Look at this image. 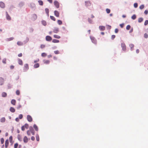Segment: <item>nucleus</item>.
Returning <instances> with one entry per match:
<instances>
[{
  "label": "nucleus",
  "mask_w": 148,
  "mask_h": 148,
  "mask_svg": "<svg viewBox=\"0 0 148 148\" xmlns=\"http://www.w3.org/2000/svg\"><path fill=\"white\" fill-rule=\"evenodd\" d=\"M29 69V65L27 64H24L23 69V72H27Z\"/></svg>",
  "instance_id": "nucleus-1"
},
{
  "label": "nucleus",
  "mask_w": 148,
  "mask_h": 148,
  "mask_svg": "<svg viewBox=\"0 0 148 148\" xmlns=\"http://www.w3.org/2000/svg\"><path fill=\"white\" fill-rule=\"evenodd\" d=\"M29 6L32 10H34L36 8L35 4L33 3H31Z\"/></svg>",
  "instance_id": "nucleus-2"
},
{
  "label": "nucleus",
  "mask_w": 148,
  "mask_h": 148,
  "mask_svg": "<svg viewBox=\"0 0 148 148\" xmlns=\"http://www.w3.org/2000/svg\"><path fill=\"white\" fill-rule=\"evenodd\" d=\"M90 38L92 42L94 44L96 45L97 43V41L95 37L90 36Z\"/></svg>",
  "instance_id": "nucleus-3"
},
{
  "label": "nucleus",
  "mask_w": 148,
  "mask_h": 148,
  "mask_svg": "<svg viewBox=\"0 0 148 148\" xmlns=\"http://www.w3.org/2000/svg\"><path fill=\"white\" fill-rule=\"evenodd\" d=\"M121 45L122 50L125 51L126 50V46L125 44L124 43H121Z\"/></svg>",
  "instance_id": "nucleus-4"
},
{
  "label": "nucleus",
  "mask_w": 148,
  "mask_h": 148,
  "mask_svg": "<svg viewBox=\"0 0 148 148\" xmlns=\"http://www.w3.org/2000/svg\"><path fill=\"white\" fill-rule=\"evenodd\" d=\"M45 39L47 41L50 42L52 40V38L51 36H46Z\"/></svg>",
  "instance_id": "nucleus-5"
},
{
  "label": "nucleus",
  "mask_w": 148,
  "mask_h": 148,
  "mask_svg": "<svg viewBox=\"0 0 148 148\" xmlns=\"http://www.w3.org/2000/svg\"><path fill=\"white\" fill-rule=\"evenodd\" d=\"M54 5L57 8H58L59 7V3L56 0L54 1Z\"/></svg>",
  "instance_id": "nucleus-6"
},
{
  "label": "nucleus",
  "mask_w": 148,
  "mask_h": 148,
  "mask_svg": "<svg viewBox=\"0 0 148 148\" xmlns=\"http://www.w3.org/2000/svg\"><path fill=\"white\" fill-rule=\"evenodd\" d=\"M27 121L29 122H31L32 121L33 119L32 116L29 115L27 116Z\"/></svg>",
  "instance_id": "nucleus-7"
},
{
  "label": "nucleus",
  "mask_w": 148,
  "mask_h": 148,
  "mask_svg": "<svg viewBox=\"0 0 148 148\" xmlns=\"http://www.w3.org/2000/svg\"><path fill=\"white\" fill-rule=\"evenodd\" d=\"M32 19L33 21H35L37 18V16L35 14H34L32 15Z\"/></svg>",
  "instance_id": "nucleus-8"
},
{
  "label": "nucleus",
  "mask_w": 148,
  "mask_h": 148,
  "mask_svg": "<svg viewBox=\"0 0 148 148\" xmlns=\"http://www.w3.org/2000/svg\"><path fill=\"white\" fill-rule=\"evenodd\" d=\"M6 18L8 20L10 21L11 20V18L7 12H6Z\"/></svg>",
  "instance_id": "nucleus-9"
},
{
  "label": "nucleus",
  "mask_w": 148,
  "mask_h": 148,
  "mask_svg": "<svg viewBox=\"0 0 148 148\" xmlns=\"http://www.w3.org/2000/svg\"><path fill=\"white\" fill-rule=\"evenodd\" d=\"M99 29L100 31H103L105 29V27L103 26H100L99 27Z\"/></svg>",
  "instance_id": "nucleus-10"
},
{
  "label": "nucleus",
  "mask_w": 148,
  "mask_h": 148,
  "mask_svg": "<svg viewBox=\"0 0 148 148\" xmlns=\"http://www.w3.org/2000/svg\"><path fill=\"white\" fill-rule=\"evenodd\" d=\"M54 15L57 17H59V13L57 10H55L54 11Z\"/></svg>",
  "instance_id": "nucleus-11"
},
{
  "label": "nucleus",
  "mask_w": 148,
  "mask_h": 148,
  "mask_svg": "<svg viewBox=\"0 0 148 148\" xmlns=\"http://www.w3.org/2000/svg\"><path fill=\"white\" fill-rule=\"evenodd\" d=\"M59 28L57 27H55L54 28L53 32L55 33H57L59 32Z\"/></svg>",
  "instance_id": "nucleus-12"
},
{
  "label": "nucleus",
  "mask_w": 148,
  "mask_h": 148,
  "mask_svg": "<svg viewBox=\"0 0 148 148\" xmlns=\"http://www.w3.org/2000/svg\"><path fill=\"white\" fill-rule=\"evenodd\" d=\"M23 140L24 143H27L28 141V138L27 136H25L24 137Z\"/></svg>",
  "instance_id": "nucleus-13"
},
{
  "label": "nucleus",
  "mask_w": 148,
  "mask_h": 148,
  "mask_svg": "<svg viewBox=\"0 0 148 148\" xmlns=\"http://www.w3.org/2000/svg\"><path fill=\"white\" fill-rule=\"evenodd\" d=\"M0 7L2 8H4L5 7L4 3L2 1L0 2Z\"/></svg>",
  "instance_id": "nucleus-14"
},
{
  "label": "nucleus",
  "mask_w": 148,
  "mask_h": 148,
  "mask_svg": "<svg viewBox=\"0 0 148 148\" xmlns=\"http://www.w3.org/2000/svg\"><path fill=\"white\" fill-rule=\"evenodd\" d=\"M85 5L87 6H89L91 5V3L89 1H85Z\"/></svg>",
  "instance_id": "nucleus-15"
},
{
  "label": "nucleus",
  "mask_w": 148,
  "mask_h": 148,
  "mask_svg": "<svg viewBox=\"0 0 148 148\" xmlns=\"http://www.w3.org/2000/svg\"><path fill=\"white\" fill-rule=\"evenodd\" d=\"M24 5V3L23 2H20L18 4V6L19 7L21 8Z\"/></svg>",
  "instance_id": "nucleus-16"
},
{
  "label": "nucleus",
  "mask_w": 148,
  "mask_h": 148,
  "mask_svg": "<svg viewBox=\"0 0 148 148\" xmlns=\"http://www.w3.org/2000/svg\"><path fill=\"white\" fill-rule=\"evenodd\" d=\"M9 143V140L8 139H7L5 141V147L7 148L8 145Z\"/></svg>",
  "instance_id": "nucleus-17"
},
{
  "label": "nucleus",
  "mask_w": 148,
  "mask_h": 148,
  "mask_svg": "<svg viewBox=\"0 0 148 148\" xmlns=\"http://www.w3.org/2000/svg\"><path fill=\"white\" fill-rule=\"evenodd\" d=\"M33 128L36 131H38V127L35 124H34L33 125Z\"/></svg>",
  "instance_id": "nucleus-18"
},
{
  "label": "nucleus",
  "mask_w": 148,
  "mask_h": 148,
  "mask_svg": "<svg viewBox=\"0 0 148 148\" xmlns=\"http://www.w3.org/2000/svg\"><path fill=\"white\" fill-rule=\"evenodd\" d=\"M4 79H3L1 77H0V85H2L3 84Z\"/></svg>",
  "instance_id": "nucleus-19"
},
{
  "label": "nucleus",
  "mask_w": 148,
  "mask_h": 148,
  "mask_svg": "<svg viewBox=\"0 0 148 148\" xmlns=\"http://www.w3.org/2000/svg\"><path fill=\"white\" fill-rule=\"evenodd\" d=\"M18 63L19 65H22L23 64L22 60L20 59H18Z\"/></svg>",
  "instance_id": "nucleus-20"
},
{
  "label": "nucleus",
  "mask_w": 148,
  "mask_h": 148,
  "mask_svg": "<svg viewBox=\"0 0 148 148\" xmlns=\"http://www.w3.org/2000/svg\"><path fill=\"white\" fill-rule=\"evenodd\" d=\"M10 111L12 112H14L15 111V109L12 107H11L10 108Z\"/></svg>",
  "instance_id": "nucleus-21"
},
{
  "label": "nucleus",
  "mask_w": 148,
  "mask_h": 148,
  "mask_svg": "<svg viewBox=\"0 0 148 148\" xmlns=\"http://www.w3.org/2000/svg\"><path fill=\"white\" fill-rule=\"evenodd\" d=\"M40 64L38 63L35 64L34 65V68H37L39 67Z\"/></svg>",
  "instance_id": "nucleus-22"
},
{
  "label": "nucleus",
  "mask_w": 148,
  "mask_h": 148,
  "mask_svg": "<svg viewBox=\"0 0 148 148\" xmlns=\"http://www.w3.org/2000/svg\"><path fill=\"white\" fill-rule=\"evenodd\" d=\"M14 38L13 37H11L9 38H6L5 39V40L6 41H9L12 40L14 39Z\"/></svg>",
  "instance_id": "nucleus-23"
},
{
  "label": "nucleus",
  "mask_w": 148,
  "mask_h": 148,
  "mask_svg": "<svg viewBox=\"0 0 148 148\" xmlns=\"http://www.w3.org/2000/svg\"><path fill=\"white\" fill-rule=\"evenodd\" d=\"M41 23L44 26H45L47 25V23L45 21L42 20L41 21Z\"/></svg>",
  "instance_id": "nucleus-24"
},
{
  "label": "nucleus",
  "mask_w": 148,
  "mask_h": 148,
  "mask_svg": "<svg viewBox=\"0 0 148 148\" xmlns=\"http://www.w3.org/2000/svg\"><path fill=\"white\" fill-rule=\"evenodd\" d=\"M17 138L19 141L21 142L22 141V138L20 134H18L17 136Z\"/></svg>",
  "instance_id": "nucleus-25"
},
{
  "label": "nucleus",
  "mask_w": 148,
  "mask_h": 148,
  "mask_svg": "<svg viewBox=\"0 0 148 148\" xmlns=\"http://www.w3.org/2000/svg\"><path fill=\"white\" fill-rule=\"evenodd\" d=\"M1 95L3 97H7V93L5 92H3L2 93Z\"/></svg>",
  "instance_id": "nucleus-26"
},
{
  "label": "nucleus",
  "mask_w": 148,
  "mask_h": 148,
  "mask_svg": "<svg viewBox=\"0 0 148 148\" xmlns=\"http://www.w3.org/2000/svg\"><path fill=\"white\" fill-rule=\"evenodd\" d=\"M5 119L4 117H3L1 118L0 119V122L1 123H3L5 122Z\"/></svg>",
  "instance_id": "nucleus-27"
},
{
  "label": "nucleus",
  "mask_w": 148,
  "mask_h": 148,
  "mask_svg": "<svg viewBox=\"0 0 148 148\" xmlns=\"http://www.w3.org/2000/svg\"><path fill=\"white\" fill-rule=\"evenodd\" d=\"M16 103V101L15 99H13L11 101V103L12 104L14 105H15Z\"/></svg>",
  "instance_id": "nucleus-28"
},
{
  "label": "nucleus",
  "mask_w": 148,
  "mask_h": 148,
  "mask_svg": "<svg viewBox=\"0 0 148 148\" xmlns=\"http://www.w3.org/2000/svg\"><path fill=\"white\" fill-rule=\"evenodd\" d=\"M143 19L142 17L139 18L138 20V22L139 23H141L143 21Z\"/></svg>",
  "instance_id": "nucleus-29"
},
{
  "label": "nucleus",
  "mask_w": 148,
  "mask_h": 148,
  "mask_svg": "<svg viewBox=\"0 0 148 148\" xmlns=\"http://www.w3.org/2000/svg\"><path fill=\"white\" fill-rule=\"evenodd\" d=\"M134 45L133 44H131L130 45V49L131 51H133L134 49Z\"/></svg>",
  "instance_id": "nucleus-30"
},
{
  "label": "nucleus",
  "mask_w": 148,
  "mask_h": 148,
  "mask_svg": "<svg viewBox=\"0 0 148 148\" xmlns=\"http://www.w3.org/2000/svg\"><path fill=\"white\" fill-rule=\"evenodd\" d=\"M38 2L39 3V4L40 5H42L43 4V2L41 0H38Z\"/></svg>",
  "instance_id": "nucleus-31"
},
{
  "label": "nucleus",
  "mask_w": 148,
  "mask_h": 148,
  "mask_svg": "<svg viewBox=\"0 0 148 148\" xmlns=\"http://www.w3.org/2000/svg\"><path fill=\"white\" fill-rule=\"evenodd\" d=\"M29 41V38L28 37H27L26 39L23 42V43H24L25 44L26 43H27Z\"/></svg>",
  "instance_id": "nucleus-32"
},
{
  "label": "nucleus",
  "mask_w": 148,
  "mask_h": 148,
  "mask_svg": "<svg viewBox=\"0 0 148 148\" xmlns=\"http://www.w3.org/2000/svg\"><path fill=\"white\" fill-rule=\"evenodd\" d=\"M53 37L59 39L61 37L60 36H58L57 35L55 34L53 35Z\"/></svg>",
  "instance_id": "nucleus-33"
},
{
  "label": "nucleus",
  "mask_w": 148,
  "mask_h": 148,
  "mask_svg": "<svg viewBox=\"0 0 148 148\" xmlns=\"http://www.w3.org/2000/svg\"><path fill=\"white\" fill-rule=\"evenodd\" d=\"M136 18V16L135 14L133 15L131 17V18L133 20H135Z\"/></svg>",
  "instance_id": "nucleus-34"
},
{
  "label": "nucleus",
  "mask_w": 148,
  "mask_h": 148,
  "mask_svg": "<svg viewBox=\"0 0 148 148\" xmlns=\"http://www.w3.org/2000/svg\"><path fill=\"white\" fill-rule=\"evenodd\" d=\"M52 42L53 43H58L59 42V40L57 39H53L52 40Z\"/></svg>",
  "instance_id": "nucleus-35"
},
{
  "label": "nucleus",
  "mask_w": 148,
  "mask_h": 148,
  "mask_svg": "<svg viewBox=\"0 0 148 148\" xmlns=\"http://www.w3.org/2000/svg\"><path fill=\"white\" fill-rule=\"evenodd\" d=\"M17 44L18 46H22L23 45V43L20 41H18L17 42Z\"/></svg>",
  "instance_id": "nucleus-36"
},
{
  "label": "nucleus",
  "mask_w": 148,
  "mask_h": 148,
  "mask_svg": "<svg viewBox=\"0 0 148 148\" xmlns=\"http://www.w3.org/2000/svg\"><path fill=\"white\" fill-rule=\"evenodd\" d=\"M36 138L37 141H39V137L38 134L36 135Z\"/></svg>",
  "instance_id": "nucleus-37"
},
{
  "label": "nucleus",
  "mask_w": 148,
  "mask_h": 148,
  "mask_svg": "<svg viewBox=\"0 0 148 148\" xmlns=\"http://www.w3.org/2000/svg\"><path fill=\"white\" fill-rule=\"evenodd\" d=\"M57 22H58V23L59 25H61V24H62V21L61 20H58V21H57Z\"/></svg>",
  "instance_id": "nucleus-38"
},
{
  "label": "nucleus",
  "mask_w": 148,
  "mask_h": 148,
  "mask_svg": "<svg viewBox=\"0 0 148 148\" xmlns=\"http://www.w3.org/2000/svg\"><path fill=\"white\" fill-rule=\"evenodd\" d=\"M50 18L53 21H55L56 20V19L55 17L53 16H50Z\"/></svg>",
  "instance_id": "nucleus-39"
},
{
  "label": "nucleus",
  "mask_w": 148,
  "mask_h": 148,
  "mask_svg": "<svg viewBox=\"0 0 148 148\" xmlns=\"http://www.w3.org/2000/svg\"><path fill=\"white\" fill-rule=\"evenodd\" d=\"M88 21L89 23L90 24L93 23V21L90 18H88Z\"/></svg>",
  "instance_id": "nucleus-40"
},
{
  "label": "nucleus",
  "mask_w": 148,
  "mask_h": 148,
  "mask_svg": "<svg viewBox=\"0 0 148 148\" xmlns=\"http://www.w3.org/2000/svg\"><path fill=\"white\" fill-rule=\"evenodd\" d=\"M131 26L130 25H127V26H126V29L128 30H129L130 29V28H131Z\"/></svg>",
  "instance_id": "nucleus-41"
},
{
  "label": "nucleus",
  "mask_w": 148,
  "mask_h": 148,
  "mask_svg": "<svg viewBox=\"0 0 148 148\" xmlns=\"http://www.w3.org/2000/svg\"><path fill=\"white\" fill-rule=\"evenodd\" d=\"M9 140L10 141V143H12V136H10L9 138Z\"/></svg>",
  "instance_id": "nucleus-42"
},
{
  "label": "nucleus",
  "mask_w": 148,
  "mask_h": 148,
  "mask_svg": "<svg viewBox=\"0 0 148 148\" xmlns=\"http://www.w3.org/2000/svg\"><path fill=\"white\" fill-rule=\"evenodd\" d=\"M7 86L8 88L9 89L11 88L12 87V86L11 85L10 83H8V84Z\"/></svg>",
  "instance_id": "nucleus-43"
},
{
  "label": "nucleus",
  "mask_w": 148,
  "mask_h": 148,
  "mask_svg": "<svg viewBox=\"0 0 148 148\" xmlns=\"http://www.w3.org/2000/svg\"><path fill=\"white\" fill-rule=\"evenodd\" d=\"M23 126H24V127H25V128L27 129H28L29 127L28 124L27 123L25 124V125H23Z\"/></svg>",
  "instance_id": "nucleus-44"
},
{
  "label": "nucleus",
  "mask_w": 148,
  "mask_h": 148,
  "mask_svg": "<svg viewBox=\"0 0 148 148\" xmlns=\"http://www.w3.org/2000/svg\"><path fill=\"white\" fill-rule=\"evenodd\" d=\"M34 130L33 127L32 126H30L29 127V131L31 132Z\"/></svg>",
  "instance_id": "nucleus-45"
},
{
  "label": "nucleus",
  "mask_w": 148,
  "mask_h": 148,
  "mask_svg": "<svg viewBox=\"0 0 148 148\" xmlns=\"http://www.w3.org/2000/svg\"><path fill=\"white\" fill-rule=\"evenodd\" d=\"M134 7L135 8H137V7L138 6V3H134Z\"/></svg>",
  "instance_id": "nucleus-46"
},
{
  "label": "nucleus",
  "mask_w": 148,
  "mask_h": 148,
  "mask_svg": "<svg viewBox=\"0 0 148 148\" xmlns=\"http://www.w3.org/2000/svg\"><path fill=\"white\" fill-rule=\"evenodd\" d=\"M47 55L46 53H43L41 54V56L42 57H45Z\"/></svg>",
  "instance_id": "nucleus-47"
},
{
  "label": "nucleus",
  "mask_w": 148,
  "mask_h": 148,
  "mask_svg": "<svg viewBox=\"0 0 148 148\" xmlns=\"http://www.w3.org/2000/svg\"><path fill=\"white\" fill-rule=\"evenodd\" d=\"M106 11L107 14L110 13V10L108 8H106Z\"/></svg>",
  "instance_id": "nucleus-48"
},
{
  "label": "nucleus",
  "mask_w": 148,
  "mask_h": 148,
  "mask_svg": "<svg viewBox=\"0 0 148 148\" xmlns=\"http://www.w3.org/2000/svg\"><path fill=\"white\" fill-rule=\"evenodd\" d=\"M144 5L143 4H142L139 7V8L141 10H142L144 8Z\"/></svg>",
  "instance_id": "nucleus-49"
},
{
  "label": "nucleus",
  "mask_w": 148,
  "mask_h": 148,
  "mask_svg": "<svg viewBox=\"0 0 148 148\" xmlns=\"http://www.w3.org/2000/svg\"><path fill=\"white\" fill-rule=\"evenodd\" d=\"M49 63L50 61L49 60H46L44 62V63L46 64H49Z\"/></svg>",
  "instance_id": "nucleus-50"
},
{
  "label": "nucleus",
  "mask_w": 148,
  "mask_h": 148,
  "mask_svg": "<svg viewBox=\"0 0 148 148\" xmlns=\"http://www.w3.org/2000/svg\"><path fill=\"white\" fill-rule=\"evenodd\" d=\"M16 94L17 95H19L20 94V92L19 90H17L16 91Z\"/></svg>",
  "instance_id": "nucleus-51"
},
{
  "label": "nucleus",
  "mask_w": 148,
  "mask_h": 148,
  "mask_svg": "<svg viewBox=\"0 0 148 148\" xmlns=\"http://www.w3.org/2000/svg\"><path fill=\"white\" fill-rule=\"evenodd\" d=\"M54 53L56 54H58L60 53V52L59 51L56 50L54 51Z\"/></svg>",
  "instance_id": "nucleus-52"
},
{
  "label": "nucleus",
  "mask_w": 148,
  "mask_h": 148,
  "mask_svg": "<svg viewBox=\"0 0 148 148\" xmlns=\"http://www.w3.org/2000/svg\"><path fill=\"white\" fill-rule=\"evenodd\" d=\"M45 10L46 14L49 13V9L48 8H46L45 9Z\"/></svg>",
  "instance_id": "nucleus-53"
},
{
  "label": "nucleus",
  "mask_w": 148,
  "mask_h": 148,
  "mask_svg": "<svg viewBox=\"0 0 148 148\" xmlns=\"http://www.w3.org/2000/svg\"><path fill=\"white\" fill-rule=\"evenodd\" d=\"M19 119H21L23 118V115L22 114H20L19 115L18 117Z\"/></svg>",
  "instance_id": "nucleus-54"
},
{
  "label": "nucleus",
  "mask_w": 148,
  "mask_h": 148,
  "mask_svg": "<svg viewBox=\"0 0 148 148\" xmlns=\"http://www.w3.org/2000/svg\"><path fill=\"white\" fill-rule=\"evenodd\" d=\"M148 24V20H146L144 23V25L146 26Z\"/></svg>",
  "instance_id": "nucleus-55"
},
{
  "label": "nucleus",
  "mask_w": 148,
  "mask_h": 148,
  "mask_svg": "<svg viewBox=\"0 0 148 148\" xmlns=\"http://www.w3.org/2000/svg\"><path fill=\"white\" fill-rule=\"evenodd\" d=\"M1 144L3 143L4 142V139L3 138H1Z\"/></svg>",
  "instance_id": "nucleus-56"
},
{
  "label": "nucleus",
  "mask_w": 148,
  "mask_h": 148,
  "mask_svg": "<svg viewBox=\"0 0 148 148\" xmlns=\"http://www.w3.org/2000/svg\"><path fill=\"white\" fill-rule=\"evenodd\" d=\"M18 145V144L17 143H16L14 145V148H17Z\"/></svg>",
  "instance_id": "nucleus-57"
},
{
  "label": "nucleus",
  "mask_w": 148,
  "mask_h": 148,
  "mask_svg": "<svg viewBox=\"0 0 148 148\" xmlns=\"http://www.w3.org/2000/svg\"><path fill=\"white\" fill-rule=\"evenodd\" d=\"M144 37L146 38H147L148 37V34L146 33H145L144 34Z\"/></svg>",
  "instance_id": "nucleus-58"
},
{
  "label": "nucleus",
  "mask_w": 148,
  "mask_h": 148,
  "mask_svg": "<svg viewBox=\"0 0 148 148\" xmlns=\"http://www.w3.org/2000/svg\"><path fill=\"white\" fill-rule=\"evenodd\" d=\"M2 62L5 64L6 63V59L4 58Z\"/></svg>",
  "instance_id": "nucleus-59"
},
{
  "label": "nucleus",
  "mask_w": 148,
  "mask_h": 148,
  "mask_svg": "<svg viewBox=\"0 0 148 148\" xmlns=\"http://www.w3.org/2000/svg\"><path fill=\"white\" fill-rule=\"evenodd\" d=\"M21 106L20 104V103L19 104V105L17 107V109L18 110L20 108H21Z\"/></svg>",
  "instance_id": "nucleus-60"
},
{
  "label": "nucleus",
  "mask_w": 148,
  "mask_h": 148,
  "mask_svg": "<svg viewBox=\"0 0 148 148\" xmlns=\"http://www.w3.org/2000/svg\"><path fill=\"white\" fill-rule=\"evenodd\" d=\"M115 35H113L111 36V39L113 40L115 38Z\"/></svg>",
  "instance_id": "nucleus-61"
},
{
  "label": "nucleus",
  "mask_w": 148,
  "mask_h": 148,
  "mask_svg": "<svg viewBox=\"0 0 148 148\" xmlns=\"http://www.w3.org/2000/svg\"><path fill=\"white\" fill-rule=\"evenodd\" d=\"M120 27L121 28H122L123 27L124 25V24L123 23L121 24H120Z\"/></svg>",
  "instance_id": "nucleus-62"
},
{
  "label": "nucleus",
  "mask_w": 148,
  "mask_h": 148,
  "mask_svg": "<svg viewBox=\"0 0 148 148\" xmlns=\"http://www.w3.org/2000/svg\"><path fill=\"white\" fill-rule=\"evenodd\" d=\"M45 45H40V48L41 49H43L45 48Z\"/></svg>",
  "instance_id": "nucleus-63"
},
{
  "label": "nucleus",
  "mask_w": 148,
  "mask_h": 148,
  "mask_svg": "<svg viewBox=\"0 0 148 148\" xmlns=\"http://www.w3.org/2000/svg\"><path fill=\"white\" fill-rule=\"evenodd\" d=\"M144 13L145 14L147 15L148 13V10H145L144 11Z\"/></svg>",
  "instance_id": "nucleus-64"
}]
</instances>
